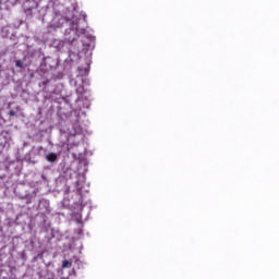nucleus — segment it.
I'll use <instances>...</instances> for the list:
<instances>
[{"instance_id":"f03ea898","label":"nucleus","mask_w":279,"mask_h":279,"mask_svg":"<svg viewBox=\"0 0 279 279\" xmlns=\"http://www.w3.org/2000/svg\"><path fill=\"white\" fill-rule=\"evenodd\" d=\"M46 160L48 162H56V160H58V155L56 153H49L47 156H46Z\"/></svg>"},{"instance_id":"f257e3e1","label":"nucleus","mask_w":279,"mask_h":279,"mask_svg":"<svg viewBox=\"0 0 279 279\" xmlns=\"http://www.w3.org/2000/svg\"><path fill=\"white\" fill-rule=\"evenodd\" d=\"M69 34H72V36H69L65 38V40L70 44L73 45V43H75V40H77V38H80V35L77 34V32L70 29Z\"/></svg>"},{"instance_id":"39448f33","label":"nucleus","mask_w":279,"mask_h":279,"mask_svg":"<svg viewBox=\"0 0 279 279\" xmlns=\"http://www.w3.org/2000/svg\"><path fill=\"white\" fill-rule=\"evenodd\" d=\"M9 116H10V117H16V112H15L14 110H11V111L9 112Z\"/></svg>"},{"instance_id":"7ed1b4c3","label":"nucleus","mask_w":279,"mask_h":279,"mask_svg":"<svg viewBox=\"0 0 279 279\" xmlns=\"http://www.w3.org/2000/svg\"><path fill=\"white\" fill-rule=\"evenodd\" d=\"M69 267H71V262H69V260H63V263H62V268L63 269H66V268H69Z\"/></svg>"},{"instance_id":"20e7f679","label":"nucleus","mask_w":279,"mask_h":279,"mask_svg":"<svg viewBox=\"0 0 279 279\" xmlns=\"http://www.w3.org/2000/svg\"><path fill=\"white\" fill-rule=\"evenodd\" d=\"M15 66H16L17 69H23V61L16 60V61H15Z\"/></svg>"}]
</instances>
